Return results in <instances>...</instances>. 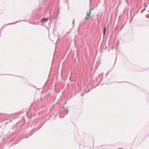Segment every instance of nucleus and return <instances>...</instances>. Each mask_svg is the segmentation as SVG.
I'll list each match as a JSON object with an SVG mask.
<instances>
[{
	"label": "nucleus",
	"instance_id": "nucleus-1",
	"mask_svg": "<svg viewBox=\"0 0 149 149\" xmlns=\"http://www.w3.org/2000/svg\"><path fill=\"white\" fill-rule=\"evenodd\" d=\"M93 8H91V9H90V10H89V13H87V15H86V16L85 17L86 19H88L89 18V17L91 16L90 14H91V10H93Z\"/></svg>",
	"mask_w": 149,
	"mask_h": 149
},
{
	"label": "nucleus",
	"instance_id": "nucleus-2",
	"mask_svg": "<svg viewBox=\"0 0 149 149\" xmlns=\"http://www.w3.org/2000/svg\"><path fill=\"white\" fill-rule=\"evenodd\" d=\"M48 20V18H43L42 19L41 22L42 23L44 22H47Z\"/></svg>",
	"mask_w": 149,
	"mask_h": 149
},
{
	"label": "nucleus",
	"instance_id": "nucleus-3",
	"mask_svg": "<svg viewBox=\"0 0 149 149\" xmlns=\"http://www.w3.org/2000/svg\"><path fill=\"white\" fill-rule=\"evenodd\" d=\"M57 10H58V12L57 13V15H56V17L54 18V19H56L57 17L59 14V13L60 10V8L59 7L58 8Z\"/></svg>",
	"mask_w": 149,
	"mask_h": 149
},
{
	"label": "nucleus",
	"instance_id": "nucleus-4",
	"mask_svg": "<svg viewBox=\"0 0 149 149\" xmlns=\"http://www.w3.org/2000/svg\"><path fill=\"white\" fill-rule=\"evenodd\" d=\"M106 27H105V28H104V31H103V34H104V36L105 34V33H106Z\"/></svg>",
	"mask_w": 149,
	"mask_h": 149
},
{
	"label": "nucleus",
	"instance_id": "nucleus-5",
	"mask_svg": "<svg viewBox=\"0 0 149 149\" xmlns=\"http://www.w3.org/2000/svg\"><path fill=\"white\" fill-rule=\"evenodd\" d=\"M17 22H16L15 23H10V24H15V23H17Z\"/></svg>",
	"mask_w": 149,
	"mask_h": 149
},
{
	"label": "nucleus",
	"instance_id": "nucleus-6",
	"mask_svg": "<svg viewBox=\"0 0 149 149\" xmlns=\"http://www.w3.org/2000/svg\"><path fill=\"white\" fill-rule=\"evenodd\" d=\"M74 20L73 22V24L74 25Z\"/></svg>",
	"mask_w": 149,
	"mask_h": 149
},
{
	"label": "nucleus",
	"instance_id": "nucleus-7",
	"mask_svg": "<svg viewBox=\"0 0 149 149\" xmlns=\"http://www.w3.org/2000/svg\"><path fill=\"white\" fill-rule=\"evenodd\" d=\"M132 19H131L130 20V22H131L132 21Z\"/></svg>",
	"mask_w": 149,
	"mask_h": 149
},
{
	"label": "nucleus",
	"instance_id": "nucleus-8",
	"mask_svg": "<svg viewBox=\"0 0 149 149\" xmlns=\"http://www.w3.org/2000/svg\"><path fill=\"white\" fill-rule=\"evenodd\" d=\"M25 138H28V137H26Z\"/></svg>",
	"mask_w": 149,
	"mask_h": 149
},
{
	"label": "nucleus",
	"instance_id": "nucleus-9",
	"mask_svg": "<svg viewBox=\"0 0 149 149\" xmlns=\"http://www.w3.org/2000/svg\"><path fill=\"white\" fill-rule=\"evenodd\" d=\"M145 9H146V8H144V10H145Z\"/></svg>",
	"mask_w": 149,
	"mask_h": 149
}]
</instances>
